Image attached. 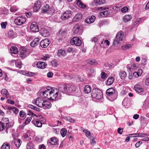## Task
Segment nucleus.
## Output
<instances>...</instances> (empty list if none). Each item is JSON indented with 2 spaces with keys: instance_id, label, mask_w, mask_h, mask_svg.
I'll return each instance as SVG.
<instances>
[{
  "instance_id": "nucleus-1",
  "label": "nucleus",
  "mask_w": 149,
  "mask_h": 149,
  "mask_svg": "<svg viewBox=\"0 0 149 149\" xmlns=\"http://www.w3.org/2000/svg\"><path fill=\"white\" fill-rule=\"evenodd\" d=\"M46 90L40 93V95L42 97L47 98L48 99L56 101L60 98L61 97V93L57 91Z\"/></svg>"
},
{
  "instance_id": "nucleus-2",
  "label": "nucleus",
  "mask_w": 149,
  "mask_h": 149,
  "mask_svg": "<svg viewBox=\"0 0 149 149\" xmlns=\"http://www.w3.org/2000/svg\"><path fill=\"white\" fill-rule=\"evenodd\" d=\"M42 117L41 115L38 116H36L34 118V120H32L31 123L36 127H41L42 126L41 121H42Z\"/></svg>"
},
{
  "instance_id": "nucleus-3",
  "label": "nucleus",
  "mask_w": 149,
  "mask_h": 149,
  "mask_svg": "<svg viewBox=\"0 0 149 149\" xmlns=\"http://www.w3.org/2000/svg\"><path fill=\"white\" fill-rule=\"evenodd\" d=\"M92 96L94 98L100 99L102 96V93L98 89H93L92 91Z\"/></svg>"
},
{
  "instance_id": "nucleus-4",
  "label": "nucleus",
  "mask_w": 149,
  "mask_h": 149,
  "mask_svg": "<svg viewBox=\"0 0 149 149\" xmlns=\"http://www.w3.org/2000/svg\"><path fill=\"white\" fill-rule=\"evenodd\" d=\"M124 38V33L122 31H119L116 36L113 42V45L116 46L119 43L120 41H122Z\"/></svg>"
},
{
  "instance_id": "nucleus-5",
  "label": "nucleus",
  "mask_w": 149,
  "mask_h": 149,
  "mask_svg": "<svg viewBox=\"0 0 149 149\" xmlns=\"http://www.w3.org/2000/svg\"><path fill=\"white\" fill-rule=\"evenodd\" d=\"M70 43L72 45L79 46L81 44V41L79 37H74L71 40Z\"/></svg>"
},
{
  "instance_id": "nucleus-6",
  "label": "nucleus",
  "mask_w": 149,
  "mask_h": 149,
  "mask_svg": "<svg viewBox=\"0 0 149 149\" xmlns=\"http://www.w3.org/2000/svg\"><path fill=\"white\" fill-rule=\"evenodd\" d=\"M26 21V19L23 16L19 17L15 20V23L17 25H20L24 24Z\"/></svg>"
},
{
  "instance_id": "nucleus-7",
  "label": "nucleus",
  "mask_w": 149,
  "mask_h": 149,
  "mask_svg": "<svg viewBox=\"0 0 149 149\" xmlns=\"http://www.w3.org/2000/svg\"><path fill=\"white\" fill-rule=\"evenodd\" d=\"M68 84H61L58 85V91H57L59 92L60 93V92L59 91L63 93L68 92Z\"/></svg>"
},
{
  "instance_id": "nucleus-8",
  "label": "nucleus",
  "mask_w": 149,
  "mask_h": 149,
  "mask_svg": "<svg viewBox=\"0 0 149 149\" xmlns=\"http://www.w3.org/2000/svg\"><path fill=\"white\" fill-rule=\"evenodd\" d=\"M73 31L75 34H81L82 32V27L79 24H75L73 28Z\"/></svg>"
},
{
  "instance_id": "nucleus-9",
  "label": "nucleus",
  "mask_w": 149,
  "mask_h": 149,
  "mask_svg": "<svg viewBox=\"0 0 149 149\" xmlns=\"http://www.w3.org/2000/svg\"><path fill=\"white\" fill-rule=\"evenodd\" d=\"M30 30L33 32H38L39 31V28L36 22H32L30 26Z\"/></svg>"
},
{
  "instance_id": "nucleus-10",
  "label": "nucleus",
  "mask_w": 149,
  "mask_h": 149,
  "mask_svg": "<svg viewBox=\"0 0 149 149\" xmlns=\"http://www.w3.org/2000/svg\"><path fill=\"white\" fill-rule=\"evenodd\" d=\"M27 55V50L24 47L21 49L19 54L18 56V57L23 59L26 58Z\"/></svg>"
},
{
  "instance_id": "nucleus-11",
  "label": "nucleus",
  "mask_w": 149,
  "mask_h": 149,
  "mask_svg": "<svg viewBox=\"0 0 149 149\" xmlns=\"http://www.w3.org/2000/svg\"><path fill=\"white\" fill-rule=\"evenodd\" d=\"M71 15V11H67L61 15V18L63 20H66L70 17Z\"/></svg>"
},
{
  "instance_id": "nucleus-12",
  "label": "nucleus",
  "mask_w": 149,
  "mask_h": 149,
  "mask_svg": "<svg viewBox=\"0 0 149 149\" xmlns=\"http://www.w3.org/2000/svg\"><path fill=\"white\" fill-rule=\"evenodd\" d=\"M50 42L48 39L46 38L44 40H42L40 42V46L42 48H46L47 47Z\"/></svg>"
},
{
  "instance_id": "nucleus-13",
  "label": "nucleus",
  "mask_w": 149,
  "mask_h": 149,
  "mask_svg": "<svg viewBox=\"0 0 149 149\" xmlns=\"http://www.w3.org/2000/svg\"><path fill=\"white\" fill-rule=\"evenodd\" d=\"M44 101L42 98L38 97L37 98L36 100H34L33 102L35 103L36 105L38 107H42Z\"/></svg>"
},
{
  "instance_id": "nucleus-14",
  "label": "nucleus",
  "mask_w": 149,
  "mask_h": 149,
  "mask_svg": "<svg viewBox=\"0 0 149 149\" xmlns=\"http://www.w3.org/2000/svg\"><path fill=\"white\" fill-rule=\"evenodd\" d=\"M41 6V3L40 1H36L33 7V10L34 12H38Z\"/></svg>"
},
{
  "instance_id": "nucleus-15",
  "label": "nucleus",
  "mask_w": 149,
  "mask_h": 149,
  "mask_svg": "<svg viewBox=\"0 0 149 149\" xmlns=\"http://www.w3.org/2000/svg\"><path fill=\"white\" fill-rule=\"evenodd\" d=\"M40 34L44 37H48L49 35V31L45 28L41 29L40 31Z\"/></svg>"
},
{
  "instance_id": "nucleus-16",
  "label": "nucleus",
  "mask_w": 149,
  "mask_h": 149,
  "mask_svg": "<svg viewBox=\"0 0 149 149\" xmlns=\"http://www.w3.org/2000/svg\"><path fill=\"white\" fill-rule=\"evenodd\" d=\"M42 105V108L44 109H47L50 108L52 105L49 101H44Z\"/></svg>"
},
{
  "instance_id": "nucleus-17",
  "label": "nucleus",
  "mask_w": 149,
  "mask_h": 149,
  "mask_svg": "<svg viewBox=\"0 0 149 149\" xmlns=\"http://www.w3.org/2000/svg\"><path fill=\"white\" fill-rule=\"evenodd\" d=\"M47 64L44 62L39 61L36 64L37 67L40 69H45L46 67Z\"/></svg>"
},
{
  "instance_id": "nucleus-18",
  "label": "nucleus",
  "mask_w": 149,
  "mask_h": 149,
  "mask_svg": "<svg viewBox=\"0 0 149 149\" xmlns=\"http://www.w3.org/2000/svg\"><path fill=\"white\" fill-rule=\"evenodd\" d=\"M48 142L51 145H55L58 144V141L57 138L54 137L51 138L50 139L48 140Z\"/></svg>"
},
{
  "instance_id": "nucleus-19",
  "label": "nucleus",
  "mask_w": 149,
  "mask_h": 149,
  "mask_svg": "<svg viewBox=\"0 0 149 149\" xmlns=\"http://www.w3.org/2000/svg\"><path fill=\"white\" fill-rule=\"evenodd\" d=\"M40 40L38 38H35L30 43V45L32 47H35L39 43Z\"/></svg>"
},
{
  "instance_id": "nucleus-20",
  "label": "nucleus",
  "mask_w": 149,
  "mask_h": 149,
  "mask_svg": "<svg viewBox=\"0 0 149 149\" xmlns=\"http://www.w3.org/2000/svg\"><path fill=\"white\" fill-rule=\"evenodd\" d=\"M115 90L113 88H110L107 90V94L108 96H113L115 93Z\"/></svg>"
},
{
  "instance_id": "nucleus-21",
  "label": "nucleus",
  "mask_w": 149,
  "mask_h": 149,
  "mask_svg": "<svg viewBox=\"0 0 149 149\" xmlns=\"http://www.w3.org/2000/svg\"><path fill=\"white\" fill-rule=\"evenodd\" d=\"M95 17V16L93 15L89 18H87L85 19V22L88 24H91L94 22Z\"/></svg>"
},
{
  "instance_id": "nucleus-22",
  "label": "nucleus",
  "mask_w": 149,
  "mask_h": 149,
  "mask_svg": "<svg viewBox=\"0 0 149 149\" xmlns=\"http://www.w3.org/2000/svg\"><path fill=\"white\" fill-rule=\"evenodd\" d=\"M135 90L139 93L143 92V89L139 85L136 84L134 87Z\"/></svg>"
},
{
  "instance_id": "nucleus-23",
  "label": "nucleus",
  "mask_w": 149,
  "mask_h": 149,
  "mask_svg": "<svg viewBox=\"0 0 149 149\" xmlns=\"http://www.w3.org/2000/svg\"><path fill=\"white\" fill-rule=\"evenodd\" d=\"M130 135H135V136H132L133 137H148V134L143 133H134L129 134Z\"/></svg>"
},
{
  "instance_id": "nucleus-24",
  "label": "nucleus",
  "mask_w": 149,
  "mask_h": 149,
  "mask_svg": "<svg viewBox=\"0 0 149 149\" xmlns=\"http://www.w3.org/2000/svg\"><path fill=\"white\" fill-rule=\"evenodd\" d=\"M8 109L9 111H12L15 115H17L19 112L18 109L16 107H8Z\"/></svg>"
},
{
  "instance_id": "nucleus-25",
  "label": "nucleus",
  "mask_w": 149,
  "mask_h": 149,
  "mask_svg": "<svg viewBox=\"0 0 149 149\" xmlns=\"http://www.w3.org/2000/svg\"><path fill=\"white\" fill-rule=\"evenodd\" d=\"M68 92L71 93L74 92L76 90V88L75 86L73 85H71L68 84Z\"/></svg>"
},
{
  "instance_id": "nucleus-26",
  "label": "nucleus",
  "mask_w": 149,
  "mask_h": 149,
  "mask_svg": "<svg viewBox=\"0 0 149 149\" xmlns=\"http://www.w3.org/2000/svg\"><path fill=\"white\" fill-rule=\"evenodd\" d=\"M1 93L2 95L5 96L6 98H8L9 94L7 90L5 89H3L1 90Z\"/></svg>"
},
{
  "instance_id": "nucleus-27",
  "label": "nucleus",
  "mask_w": 149,
  "mask_h": 149,
  "mask_svg": "<svg viewBox=\"0 0 149 149\" xmlns=\"http://www.w3.org/2000/svg\"><path fill=\"white\" fill-rule=\"evenodd\" d=\"M11 53L12 54H17L18 50V49L15 46H12L10 49Z\"/></svg>"
},
{
  "instance_id": "nucleus-28",
  "label": "nucleus",
  "mask_w": 149,
  "mask_h": 149,
  "mask_svg": "<svg viewBox=\"0 0 149 149\" xmlns=\"http://www.w3.org/2000/svg\"><path fill=\"white\" fill-rule=\"evenodd\" d=\"M66 53L65 51L61 49H60L58 50V55L60 57H64L66 55Z\"/></svg>"
},
{
  "instance_id": "nucleus-29",
  "label": "nucleus",
  "mask_w": 149,
  "mask_h": 149,
  "mask_svg": "<svg viewBox=\"0 0 149 149\" xmlns=\"http://www.w3.org/2000/svg\"><path fill=\"white\" fill-rule=\"evenodd\" d=\"M86 61L88 63L91 65H96L97 64L96 61L94 59H88Z\"/></svg>"
},
{
  "instance_id": "nucleus-30",
  "label": "nucleus",
  "mask_w": 149,
  "mask_h": 149,
  "mask_svg": "<svg viewBox=\"0 0 149 149\" xmlns=\"http://www.w3.org/2000/svg\"><path fill=\"white\" fill-rule=\"evenodd\" d=\"M8 35L10 38H13L17 36V34L12 31H10L8 33Z\"/></svg>"
},
{
  "instance_id": "nucleus-31",
  "label": "nucleus",
  "mask_w": 149,
  "mask_h": 149,
  "mask_svg": "<svg viewBox=\"0 0 149 149\" xmlns=\"http://www.w3.org/2000/svg\"><path fill=\"white\" fill-rule=\"evenodd\" d=\"M132 18L131 15H126L123 17V20L125 22H127L130 21Z\"/></svg>"
},
{
  "instance_id": "nucleus-32",
  "label": "nucleus",
  "mask_w": 149,
  "mask_h": 149,
  "mask_svg": "<svg viewBox=\"0 0 149 149\" xmlns=\"http://www.w3.org/2000/svg\"><path fill=\"white\" fill-rule=\"evenodd\" d=\"M91 91V88L90 86L87 85L85 86L84 88V91L85 93H90Z\"/></svg>"
},
{
  "instance_id": "nucleus-33",
  "label": "nucleus",
  "mask_w": 149,
  "mask_h": 149,
  "mask_svg": "<svg viewBox=\"0 0 149 149\" xmlns=\"http://www.w3.org/2000/svg\"><path fill=\"white\" fill-rule=\"evenodd\" d=\"M9 144L7 142L4 143L1 147V149H10Z\"/></svg>"
},
{
  "instance_id": "nucleus-34",
  "label": "nucleus",
  "mask_w": 149,
  "mask_h": 149,
  "mask_svg": "<svg viewBox=\"0 0 149 149\" xmlns=\"http://www.w3.org/2000/svg\"><path fill=\"white\" fill-rule=\"evenodd\" d=\"M76 3L81 8H84L86 7V6L80 0H77Z\"/></svg>"
},
{
  "instance_id": "nucleus-35",
  "label": "nucleus",
  "mask_w": 149,
  "mask_h": 149,
  "mask_svg": "<svg viewBox=\"0 0 149 149\" xmlns=\"http://www.w3.org/2000/svg\"><path fill=\"white\" fill-rule=\"evenodd\" d=\"M114 81V78L113 77H109L107 81V84L108 85H111Z\"/></svg>"
},
{
  "instance_id": "nucleus-36",
  "label": "nucleus",
  "mask_w": 149,
  "mask_h": 149,
  "mask_svg": "<svg viewBox=\"0 0 149 149\" xmlns=\"http://www.w3.org/2000/svg\"><path fill=\"white\" fill-rule=\"evenodd\" d=\"M109 15V12L107 10L101 12L100 14V16L103 17H106Z\"/></svg>"
},
{
  "instance_id": "nucleus-37",
  "label": "nucleus",
  "mask_w": 149,
  "mask_h": 149,
  "mask_svg": "<svg viewBox=\"0 0 149 149\" xmlns=\"http://www.w3.org/2000/svg\"><path fill=\"white\" fill-rule=\"evenodd\" d=\"M105 2V0H96L95 3L96 6L104 3Z\"/></svg>"
},
{
  "instance_id": "nucleus-38",
  "label": "nucleus",
  "mask_w": 149,
  "mask_h": 149,
  "mask_svg": "<svg viewBox=\"0 0 149 149\" xmlns=\"http://www.w3.org/2000/svg\"><path fill=\"white\" fill-rule=\"evenodd\" d=\"M49 5L46 4L45 6L43 7L42 8V13H45L49 9Z\"/></svg>"
},
{
  "instance_id": "nucleus-39",
  "label": "nucleus",
  "mask_w": 149,
  "mask_h": 149,
  "mask_svg": "<svg viewBox=\"0 0 149 149\" xmlns=\"http://www.w3.org/2000/svg\"><path fill=\"white\" fill-rule=\"evenodd\" d=\"M15 65L17 67L20 69L22 65V61L19 60H17L15 62Z\"/></svg>"
},
{
  "instance_id": "nucleus-40",
  "label": "nucleus",
  "mask_w": 149,
  "mask_h": 149,
  "mask_svg": "<svg viewBox=\"0 0 149 149\" xmlns=\"http://www.w3.org/2000/svg\"><path fill=\"white\" fill-rule=\"evenodd\" d=\"M67 132V130L65 128H62L60 131L61 134L63 137H64L66 135Z\"/></svg>"
},
{
  "instance_id": "nucleus-41",
  "label": "nucleus",
  "mask_w": 149,
  "mask_h": 149,
  "mask_svg": "<svg viewBox=\"0 0 149 149\" xmlns=\"http://www.w3.org/2000/svg\"><path fill=\"white\" fill-rule=\"evenodd\" d=\"M121 79H124L127 75V74L126 72L123 71H121L119 73Z\"/></svg>"
},
{
  "instance_id": "nucleus-42",
  "label": "nucleus",
  "mask_w": 149,
  "mask_h": 149,
  "mask_svg": "<svg viewBox=\"0 0 149 149\" xmlns=\"http://www.w3.org/2000/svg\"><path fill=\"white\" fill-rule=\"evenodd\" d=\"M82 15L80 13H78L76 15L74 19V20L77 21L79 19L81 18Z\"/></svg>"
},
{
  "instance_id": "nucleus-43",
  "label": "nucleus",
  "mask_w": 149,
  "mask_h": 149,
  "mask_svg": "<svg viewBox=\"0 0 149 149\" xmlns=\"http://www.w3.org/2000/svg\"><path fill=\"white\" fill-rule=\"evenodd\" d=\"M132 45L130 44H127L123 45L122 47V49L124 50H126L131 47Z\"/></svg>"
},
{
  "instance_id": "nucleus-44",
  "label": "nucleus",
  "mask_w": 149,
  "mask_h": 149,
  "mask_svg": "<svg viewBox=\"0 0 149 149\" xmlns=\"http://www.w3.org/2000/svg\"><path fill=\"white\" fill-rule=\"evenodd\" d=\"M34 145L32 142H29L27 143L26 146L27 149H33L34 148Z\"/></svg>"
},
{
  "instance_id": "nucleus-45",
  "label": "nucleus",
  "mask_w": 149,
  "mask_h": 149,
  "mask_svg": "<svg viewBox=\"0 0 149 149\" xmlns=\"http://www.w3.org/2000/svg\"><path fill=\"white\" fill-rule=\"evenodd\" d=\"M14 143L16 146L18 147H19L21 144V141L20 139H15L14 141Z\"/></svg>"
},
{
  "instance_id": "nucleus-46",
  "label": "nucleus",
  "mask_w": 149,
  "mask_h": 149,
  "mask_svg": "<svg viewBox=\"0 0 149 149\" xmlns=\"http://www.w3.org/2000/svg\"><path fill=\"white\" fill-rule=\"evenodd\" d=\"M35 73L30 72H28L25 73V75L29 77H32L33 75H35Z\"/></svg>"
},
{
  "instance_id": "nucleus-47",
  "label": "nucleus",
  "mask_w": 149,
  "mask_h": 149,
  "mask_svg": "<svg viewBox=\"0 0 149 149\" xmlns=\"http://www.w3.org/2000/svg\"><path fill=\"white\" fill-rule=\"evenodd\" d=\"M101 78L103 79H105L107 77L108 75L104 72H102L101 74Z\"/></svg>"
},
{
  "instance_id": "nucleus-48",
  "label": "nucleus",
  "mask_w": 149,
  "mask_h": 149,
  "mask_svg": "<svg viewBox=\"0 0 149 149\" xmlns=\"http://www.w3.org/2000/svg\"><path fill=\"white\" fill-rule=\"evenodd\" d=\"M51 64L53 66L56 67L57 65V61L56 60H53L51 61Z\"/></svg>"
},
{
  "instance_id": "nucleus-49",
  "label": "nucleus",
  "mask_w": 149,
  "mask_h": 149,
  "mask_svg": "<svg viewBox=\"0 0 149 149\" xmlns=\"http://www.w3.org/2000/svg\"><path fill=\"white\" fill-rule=\"evenodd\" d=\"M31 119H32V118L31 117H28L25 120V123H25L24 125H25V124L27 125V124H28L29 123L30 121L31 120Z\"/></svg>"
},
{
  "instance_id": "nucleus-50",
  "label": "nucleus",
  "mask_w": 149,
  "mask_h": 149,
  "mask_svg": "<svg viewBox=\"0 0 149 149\" xmlns=\"http://www.w3.org/2000/svg\"><path fill=\"white\" fill-rule=\"evenodd\" d=\"M27 114L29 115H31L32 117H34V118L37 116L31 110H29L28 111Z\"/></svg>"
},
{
  "instance_id": "nucleus-51",
  "label": "nucleus",
  "mask_w": 149,
  "mask_h": 149,
  "mask_svg": "<svg viewBox=\"0 0 149 149\" xmlns=\"http://www.w3.org/2000/svg\"><path fill=\"white\" fill-rule=\"evenodd\" d=\"M5 123L0 122V131L3 130L5 128Z\"/></svg>"
},
{
  "instance_id": "nucleus-52",
  "label": "nucleus",
  "mask_w": 149,
  "mask_h": 149,
  "mask_svg": "<svg viewBox=\"0 0 149 149\" xmlns=\"http://www.w3.org/2000/svg\"><path fill=\"white\" fill-rule=\"evenodd\" d=\"M128 10V8L127 7L125 6L121 8V11L122 12L124 13L127 12Z\"/></svg>"
},
{
  "instance_id": "nucleus-53",
  "label": "nucleus",
  "mask_w": 149,
  "mask_h": 149,
  "mask_svg": "<svg viewBox=\"0 0 149 149\" xmlns=\"http://www.w3.org/2000/svg\"><path fill=\"white\" fill-rule=\"evenodd\" d=\"M10 10L11 12H14L17 10V8L15 6H13L11 7Z\"/></svg>"
},
{
  "instance_id": "nucleus-54",
  "label": "nucleus",
  "mask_w": 149,
  "mask_h": 149,
  "mask_svg": "<svg viewBox=\"0 0 149 149\" xmlns=\"http://www.w3.org/2000/svg\"><path fill=\"white\" fill-rule=\"evenodd\" d=\"M75 49L72 47H69L67 50V52H75Z\"/></svg>"
},
{
  "instance_id": "nucleus-55",
  "label": "nucleus",
  "mask_w": 149,
  "mask_h": 149,
  "mask_svg": "<svg viewBox=\"0 0 149 149\" xmlns=\"http://www.w3.org/2000/svg\"><path fill=\"white\" fill-rule=\"evenodd\" d=\"M7 24V22H3L1 23V26L2 29H5L6 27V26Z\"/></svg>"
},
{
  "instance_id": "nucleus-56",
  "label": "nucleus",
  "mask_w": 149,
  "mask_h": 149,
  "mask_svg": "<svg viewBox=\"0 0 149 149\" xmlns=\"http://www.w3.org/2000/svg\"><path fill=\"white\" fill-rule=\"evenodd\" d=\"M86 136L88 138H91V133L89 131H88L87 130H86V132H84Z\"/></svg>"
},
{
  "instance_id": "nucleus-57",
  "label": "nucleus",
  "mask_w": 149,
  "mask_h": 149,
  "mask_svg": "<svg viewBox=\"0 0 149 149\" xmlns=\"http://www.w3.org/2000/svg\"><path fill=\"white\" fill-rule=\"evenodd\" d=\"M19 115L22 118H24L25 116V114L24 112L23 111H20L19 112Z\"/></svg>"
},
{
  "instance_id": "nucleus-58",
  "label": "nucleus",
  "mask_w": 149,
  "mask_h": 149,
  "mask_svg": "<svg viewBox=\"0 0 149 149\" xmlns=\"http://www.w3.org/2000/svg\"><path fill=\"white\" fill-rule=\"evenodd\" d=\"M123 129L121 127L119 128L117 130V132L118 133L120 134H122V132H123Z\"/></svg>"
},
{
  "instance_id": "nucleus-59",
  "label": "nucleus",
  "mask_w": 149,
  "mask_h": 149,
  "mask_svg": "<svg viewBox=\"0 0 149 149\" xmlns=\"http://www.w3.org/2000/svg\"><path fill=\"white\" fill-rule=\"evenodd\" d=\"M67 120L68 121H69L70 122H71V123H74L75 122V120H74L73 118H72L70 117H68L67 118Z\"/></svg>"
},
{
  "instance_id": "nucleus-60",
  "label": "nucleus",
  "mask_w": 149,
  "mask_h": 149,
  "mask_svg": "<svg viewBox=\"0 0 149 149\" xmlns=\"http://www.w3.org/2000/svg\"><path fill=\"white\" fill-rule=\"evenodd\" d=\"M142 143V142L141 141H139L137 142L135 144V147L136 148L139 147L140 145Z\"/></svg>"
},
{
  "instance_id": "nucleus-61",
  "label": "nucleus",
  "mask_w": 149,
  "mask_h": 149,
  "mask_svg": "<svg viewBox=\"0 0 149 149\" xmlns=\"http://www.w3.org/2000/svg\"><path fill=\"white\" fill-rule=\"evenodd\" d=\"M109 8L107 7H98L97 8V9L98 10H106V9H108Z\"/></svg>"
},
{
  "instance_id": "nucleus-62",
  "label": "nucleus",
  "mask_w": 149,
  "mask_h": 149,
  "mask_svg": "<svg viewBox=\"0 0 149 149\" xmlns=\"http://www.w3.org/2000/svg\"><path fill=\"white\" fill-rule=\"evenodd\" d=\"M128 101L127 99H124L122 102V104L124 105H126V104H127V102H128Z\"/></svg>"
},
{
  "instance_id": "nucleus-63",
  "label": "nucleus",
  "mask_w": 149,
  "mask_h": 149,
  "mask_svg": "<svg viewBox=\"0 0 149 149\" xmlns=\"http://www.w3.org/2000/svg\"><path fill=\"white\" fill-rule=\"evenodd\" d=\"M7 102L8 103L11 104H14L15 103V102L13 100H11L10 99L8 100Z\"/></svg>"
},
{
  "instance_id": "nucleus-64",
  "label": "nucleus",
  "mask_w": 149,
  "mask_h": 149,
  "mask_svg": "<svg viewBox=\"0 0 149 149\" xmlns=\"http://www.w3.org/2000/svg\"><path fill=\"white\" fill-rule=\"evenodd\" d=\"M53 75V73L52 72H49L47 74V76L49 78L52 77Z\"/></svg>"
}]
</instances>
